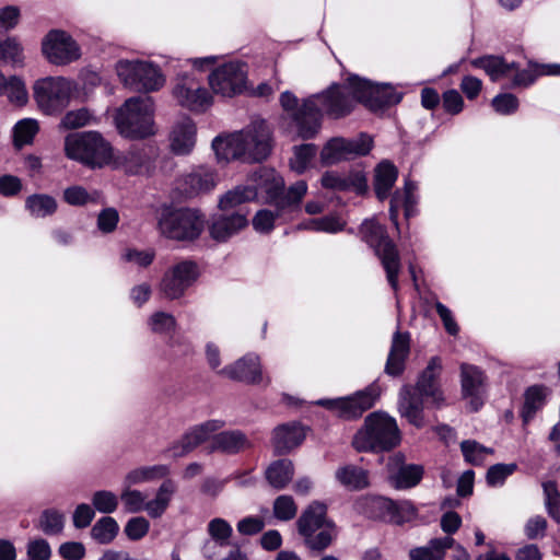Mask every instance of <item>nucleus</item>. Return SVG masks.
I'll use <instances>...</instances> for the list:
<instances>
[{
	"mask_svg": "<svg viewBox=\"0 0 560 560\" xmlns=\"http://www.w3.org/2000/svg\"><path fill=\"white\" fill-rule=\"evenodd\" d=\"M400 430L396 420L382 411L370 413L352 439L358 452H389L399 445Z\"/></svg>",
	"mask_w": 560,
	"mask_h": 560,
	"instance_id": "2",
	"label": "nucleus"
},
{
	"mask_svg": "<svg viewBox=\"0 0 560 560\" xmlns=\"http://www.w3.org/2000/svg\"><path fill=\"white\" fill-rule=\"evenodd\" d=\"M149 325L152 331L158 334H166L175 329L176 319L172 314L165 312H156L150 317Z\"/></svg>",
	"mask_w": 560,
	"mask_h": 560,
	"instance_id": "63",
	"label": "nucleus"
},
{
	"mask_svg": "<svg viewBox=\"0 0 560 560\" xmlns=\"http://www.w3.org/2000/svg\"><path fill=\"white\" fill-rule=\"evenodd\" d=\"M246 213L241 210L225 211L213 218L210 226V235L217 241H226L229 237L238 233L247 225Z\"/></svg>",
	"mask_w": 560,
	"mask_h": 560,
	"instance_id": "24",
	"label": "nucleus"
},
{
	"mask_svg": "<svg viewBox=\"0 0 560 560\" xmlns=\"http://www.w3.org/2000/svg\"><path fill=\"white\" fill-rule=\"evenodd\" d=\"M417 189L416 184L407 180L405 184L404 194L396 191L390 199L389 207V217L392 222L398 226V209L400 205L405 208V215L407 218L411 217L413 213V206L416 203V199L413 197V191Z\"/></svg>",
	"mask_w": 560,
	"mask_h": 560,
	"instance_id": "37",
	"label": "nucleus"
},
{
	"mask_svg": "<svg viewBox=\"0 0 560 560\" xmlns=\"http://www.w3.org/2000/svg\"><path fill=\"white\" fill-rule=\"evenodd\" d=\"M548 514L560 524V493L552 481L542 483Z\"/></svg>",
	"mask_w": 560,
	"mask_h": 560,
	"instance_id": "60",
	"label": "nucleus"
},
{
	"mask_svg": "<svg viewBox=\"0 0 560 560\" xmlns=\"http://www.w3.org/2000/svg\"><path fill=\"white\" fill-rule=\"evenodd\" d=\"M159 231L174 241H194L205 228L203 217L194 209H164L159 219Z\"/></svg>",
	"mask_w": 560,
	"mask_h": 560,
	"instance_id": "7",
	"label": "nucleus"
},
{
	"mask_svg": "<svg viewBox=\"0 0 560 560\" xmlns=\"http://www.w3.org/2000/svg\"><path fill=\"white\" fill-rule=\"evenodd\" d=\"M460 389L470 410L478 411L483 406L487 396V377L483 371L474 364L462 363Z\"/></svg>",
	"mask_w": 560,
	"mask_h": 560,
	"instance_id": "18",
	"label": "nucleus"
},
{
	"mask_svg": "<svg viewBox=\"0 0 560 560\" xmlns=\"http://www.w3.org/2000/svg\"><path fill=\"white\" fill-rule=\"evenodd\" d=\"M208 533L219 546L225 547L231 544L233 528L225 520L217 517L209 522Z\"/></svg>",
	"mask_w": 560,
	"mask_h": 560,
	"instance_id": "54",
	"label": "nucleus"
},
{
	"mask_svg": "<svg viewBox=\"0 0 560 560\" xmlns=\"http://www.w3.org/2000/svg\"><path fill=\"white\" fill-rule=\"evenodd\" d=\"M546 401V388L544 386H530L524 395V405L522 408V419L524 423H528L540 410Z\"/></svg>",
	"mask_w": 560,
	"mask_h": 560,
	"instance_id": "42",
	"label": "nucleus"
},
{
	"mask_svg": "<svg viewBox=\"0 0 560 560\" xmlns=\"http://www.w3.org/2000/svg\"><path fill=\"white\" fill-rule=\"evenodd\" d=\"M224 427V421L219 419H211L200 424L191 427L180 439L177 444H174L168 452L174 457H182L190 453L197 446L208 440H212L215 432Z\"/></svg>",
	"mask_w": 560,
	"mask_h": 560,
	"instance_id": "19",
	"label": "nucleus"
},
{
	"mask_svg": "<svg viewBox=\"0 0 560 560\" xmlns=\"http://www.w3.org/2000/svg\"><path fill=\"white\" fill-rule=\"evenodd\" d=\"M363 241L369 244L378 257L392 289L397 292L398 276L401 269L400 256L395 243L387 235L384 225L375 220H365L360 228Z\"/></svg>",
	"mask_w": 560,
	"mask_h": 560,
	"instance_id": "5",
	"label": "nucleus"
},
{
	"mask_svg": "<svg viewBox=\"0 0 560 560\" xmlns=\"http://www.w3.org/2000/svg\"><path fill=\"white\" fill-rule=\"evenodd\" d=\"M273 206V211L270 209H262L255 214L253 219V226L257 232L268 233L273 229L277 221H287L290 219L279 205Z\"/></svg>",
	"mask_w": 560,
	"mask_h": 560,
	"instance_id": "44",
	"label": "nucleus"
},
{
	"mask_svg": "<svg viewBox=\"0 0 560 560\" xmlns=\"http://www.w3.org/2000/svg\"><path fill=\"white\" fill-rule=\"evenodd\" d=\"M516 468L515 463L492 465L486 475L487 483L490 487H501L506 478L514 474Z\"/></svg>",
	"mask_w": 560,
	"mask_h": 560,
	"instance_id": "57",
	"label": "nucleus"
},
{
	"mask_svg": "<svg viewBox=\"0 0 560 560\" xmlns=\"http://www.w3.org/2000/svg\"><path fill=\"white\" fill-rule=\"evenodd\" d=\"M398 172L389 161L381 162L375 168L374 190L380 200L386 199L397 180Z\"/></svg>",
	"mask_w": 560,
	"mask_h": 560,
	"instance_id": "35",
	"label": "nucleus"
},
{
	"mask_svg": "<svg viewBox=\"0 0 560 560\" xmlns=\"http://www.w3.org/2000/svg\"><path fill=\"white\" fill-rule=\"evenodd\" d=\"M491 105L500 115H511L518 108V100L511 93H503L492 98Z\"/></svg>",
	"mask_w": 560,
	"mask_h": 560,
	"instance_id": "64",
	"label": "nucleus"
},
{
	"mask_svg": "<svg viewBox=\"0 0 560 560\" xmlns=\"http://www.w3.org/2000/svg\"><path fill=\"white\" fill-rule=\"evenodd\" d=\"M65 154L68 159L91 168L103 167L114 159L113 148L96 131L68 135L65 139Z\"/></svg>",
	"mask_w": 560,
	"mask_h": 560,
	"instance_id": "4",
	"label": "nucleus"
},
{
	"mask_svg": "<svg viewBox=\"0 0 560 560\" xmlns=\"http://www.w3.org/2000/svg\"><path fill=\"white\" fill-rule=\"evenodd\" d=\"M422 475L423 468L421 466L405 465L390 476V481L396 489H408L418 485Z\"/></svg>",
	"mask_w": 560,
	"mask_h": 560,
	"instance_id": "47",
	"label": "nucleus"
},
{
	"mask_svg": "<svg viewBox=\"0 0 560 560\" xmlns=\"http://www.w3.org/2000/svg\"><path fill=\"white\" fill-rule=\"evenodd\" d=\"M336 480L346 489L358 491L369 486L368 470L355 465H345L335 472Z\"/></svg>",
	"mask_w": 560,
	"mask_h": 560,
	"instance_id": "34",
	"label": "nucleus"
},
{
	"mask_svg": "<svg viewBox=\"0 0 560 560\" xmlns=\"http://www.w3.org/2000/svg\"><path fill=\"white\" fill-rule=\"evenodd\" d=\"M38 131V124L35 119L24 118L18 121L13 128V140L18 148L32 143Z\"/></svg>",
	"mask_w": 560,
	"mask_h": 560,
	"instance_id": "50",
	"label": "nucleus"
},
{
	"mask_svg": "<svg viewBox=\"0 0 560 560\" xmlns=\"http://www.w3.org/2000/svg\"><path fill=\"white\" fill-rule=\"evenodd\" d=\"M343 226L345 222H342L336 215H327L323 218L311 219L300 224V229L303 230H312L327 233H337L341 231Z\"/></svg>",
	"mask_w": 560,
	"mask_h": 560,
	"instance_id": "53",
	"label": "nucleus"
},
{
	"mask_svg": "<svg viewBox=\"0 0 560 560\" xmlns=\"http://www.w3.org/2000/svg\"><path fill=\"white\" fill-rule=\"evenodd\" d=\"M116 71L125 86L139 92H153L164 85L160 69L150 62L120 60Z\"/></svg>",
	"mask_w": 560,
	"mask_h": 560,
	"instance_id": "10",
	"label": "nucleus"
},
{
	"mask_svg": "<svg viewBox=\"0 0 560 560\" xmlns=\"http://www.w3.org/2000/svg\"><path fill=\"white\" fill-rule=\"evenodd\" d=\"M170 472L166 465L142 466L130 470L125 479L124 486L132 487L144 482L164 478Z\"/></svg>",
	"mask_w": 560,
	"mask_h": 560,
	"instance_id": "38",
	"label": "nucleus"
},
{
	"mask_svg": "<svg viewBox=\"0 0 560 560\" xmlns=\"http://www.w3.org/2000/svg\"><path fill=\"white\" fill-rule=\"evenodd\" d=\"M381 392L378 383L373 382L353 395L335 399H319L317 405L335 411L340 418L348 420L357 419L375 405Z\"/></svg>",
	"mask_w": 560,
	"mask_h": 560,
	"instance_id": "11",
	"label": "nucleus"
},
{
	"mask_svg": "<svg viewBox=\"0 0 560 560\" xmlns=\"http://www.w3.org/2000/svg\"><path fill=\"white\" fill-rule=\"evenodd\" d=\"M94 116L86 108L68 112L61 119L60 126L65 129H78L92 122Z\"/></svg>",
	"mask_w": 560,
	"mask_h": 560,
	"instance_id": "59",
	"label": "nucleus"
},
{
	"mask_svg": "<svg viewBox=\"0 0 560 560\" xmlns=\"http://www.w3.org/2000/svg\"><path fill=\"white\" fill-rule=\"evenodd\" d=\"M77 85L63 77H46L34 84V97L38 107L47 115L60 113L68 106Z\"/></svg>",
	"mask_w": 560,
	"mask_h": 560,
	"instance_id": "8",
	"label": "nucleus"
},
{
	"mask_svg": "<svg viewBox=\"0 0 560 560\" xmlns=\"http://www.w3.org/2000/svg\"><path fill=\"white\" fill-rule=\"evenodd\" d=\"M455 540L450 537L433 538L427 546L417 547L409 551L410 560H444L445 552L452 548Z\"/></svg>",
	"mask_w": 560,
	"mask_h": 560,
	"instance_id": "32",
	"label": "nucleus"
},
{
	"mask_svg": "<svg viewBox=\"0 0 560 560\" xmlns=\"http://www.w3.org/2000/svg\"><path fill=\"white\" fill-rule=\"evenodd\" d=\"M39 529L46 535H57L63 528V514L56 510H45L39 518Z\"/></svg>",
	"mask_w": 560,
	"mask_h": 560,
	"instance_id": "56",
	"label": "nucleus"
},
{
	"mask_svg": "<svg viewBox=\"0 0 560 560\" xmlns=\"http://www.w3.org/2000/svg\"><path fill=\"white\" fill-rule=\"evenodd\" d=\"M119 530L118 523L110 516L101 517L92 527L91 536L98 544L112 542Z\"/></svg>",
	"mask_w": 560,
	"mask_h": 560,
	"instance_id": "49",
	"label": "nucleus"
},
{
	"mask_svg": "<svg viewBox=\"0 0 560 560\" xmlns=\"http://www.w3.org/2000/svg\"><path fill=\"white\" fill-rule=\"evenodd\" d=\"M63 199L71 206H86L103 203L102 194L98 190L88 191L82 186H71L65 189Z\"/></svg>",
	"mask_w": 560,
	"mask_h": 560,
	"instance_id": "46",
	"label": "nucleus"
},
{
	"mask_svg": "<svg viewBox=\"0 0 560 560\" xmlns=\"http://www.w3.org/2000/svg\"><path fill=\"white\" fill-rule=\"evenodd\" d=\"M246 71L240 62H229L209 75V84L215 94L232 97L245 86Z\"/></svg>",
	"mask_w": 560,
	"mask_h": 560,
	"instance_id": "17",
	"label": "nucleus"
},
{
	"mask_svg": "<svg viewBox=\"0 0 560 560\" xmlns=\"http://www.w3.org/2000/svg\"><path fill=\"white\" fill-rule=\"evenodd\" d=\"M115 163L131 175L142 174L149 171V158L144 149L131 148L117 155Z\"/></svg>",
	"mask_w": 560,
	"mask_h": 560,
	"instance_id": "36",
	"label": "nucleus"
},
{
	"mask_svg": "<svg viewBox=\"0 0 560 560\" xmlns=\"http://www.w3.org/2000/svg\"><path fill=\"white\" fill-rule=\"evenodd\" d=\"M471 65L476 68L482 69L492 81L509 78L512 72L516 70V65L514 62L508 63L499 56H485L477 58L471 61Z\"/></svg>",
	"mask_w": 560,
	"mask_h": 560,
	"instance_id": "33",
	"label": "nucleus"
},
{
	"mask_svg": "<svg viewBox=\"0 0 560 560\" xmlns=\"http://www.w3.org/2000/svg\"><path fill=\"white\" fill-rule=\"evenodd\" d=\"M176 103L190 112L203 113L212 105L209 91L192 75L184 74L177 78L173 88Z\"/></svg>",
	"mask_w": 560,
	"mask_h": 560,
	"instance_id": "12",
	"label": "nucleus"
},
{
	"mask_svg": "<svg viewBox=\"0 0 560 560\" xmlns=\"http://www.w3.org/2000/svg\"><path fill=\"white\" fill-rule=\"evenodd\" d=\"M327 508L318 501L312 502L298 520V529L306 546L320 552L329 547L336 537V528L326 516Z\"/></svg>",
	"mask_w": 560,
	"mask_h": 560,
	"instance_id": "6",
	"label": "nucleus"
},
{
	"mask_svg": "<svg viewBox=\"0 0 560 560\" xmlns=\"http://www.w3.org/2000/svg\"><path fill=\"white\" fill-rule=\"evenodd\" d=\"M94 510L103 514H110L117 510L118 497L108 490L96 491L92 497Z\"/></svg>",
	"mask_w": 560,
	"mask_h": 560,
	"instance_id": "58",
	"label": "nucleus"
},
{
	"mask_svg": "<svg viewBox=\"0 0 560 560\" xmlns=\"http://www.w3.org/2000/svg\"><path fill=\"white\" fill-rule=\"evenodd\" d=\"M186 183L190 186V195L206 192L215 186L213 173L203 171L195 172L186 177Z\"/></svg>",
	"mask_w": 560,
	"mask_h": 560,
	"instance_id": "55",
	"label": "nucleus"
},
{
	"mask_svg": "<svg viewBox=\"0 0 560 560\" xmlns=\"http://www.w3.org/2000/svg\"><path fill=\"white\" fill-rule=\"evenodd\" d=\"M4 90L7 91L9 101L11 103L19 106L26 104L28 100V93L24 82L18 77H11L9 80H7Z\"/></svg>",
	"mask_w": 560,
	"mask_h": 560,
	"instance_id": "61",
	"label": "nucleus"
},
{
	"mask_svg": "<svg viewBox=\"0 0 560 560\" xmlns=\"http://www.w3.org/2000/svg\"><path fill=\"white\" fill-rule=\"evenodd\" d=\"M374 86L368 80L351 75L346 84H331L327 90L304 98L301 104L293 93L285 91L280 95V104L289 113L298 135L312 139L320 130L324 115L338 119L349 115L357 102L366 106Z\"/></svg>",
	"mask_w": 560,
	"mask_h": 560,
	"instance_id": "1",
	"label": "nucleus"
},
{
	"mask_svg": "<svg viewBox=\"0 0 560 560\" xmlns=\"http://www.w3.org/2000/svg\"><path fill=\"white\" fill-rule=\"evenodd\" d=\"M418 392L411 386H404L399 393L398 411L409 423L417 428H422L423 421V401Z\"/></svg>",
	"mask_w": 560,
	"mask_h": 560,
	"instance_id": "26",
	"label": "nucleus"
},
{
	"mask_svg": "<svg viewBox=\"0 0 560 560\" xmlns=\"http://www.w3.org/2000/svg\"><path fill=\"white\" fill-rule=\"evenodd\" d=\"M199 277L196 262L183 260L166 271L160 283V291L165 298L176 300L182 298Z\"/></svg>",
	"mask_w": 560,
	"mask_h": 560,
	"instance_id": "15",
	"label": "nucleus"
},
{
	"mask_svg": "<svg viewBox=\"0 0 560 560\" xmlns=\"http://www.w3.org/2000/svg\"><path fill=\"white\" fill-rule=\"evenodd\" d=\"M42 52L50 63L56 66L71 63L81 56L77 42L62 30H51L44 36Z\"/></svg>",
	"mask_w": 560,
	"mask_h": 560,
	"instance_id": "13",
	"label": "nucleus"
},
{
	"mask_svg": "<svg viewBox=\"0 0 560 560\" xmlns=\"http://www.w3.org/2000/svg\"><path fill=\"white\" fill-rule=\"evenodd\" d=\"M0 65L13 68L24 66V48L16 37L11 36L0 40Z\"/></svg>",
	"mask_w": 560,
	"mask_h": 560,
	"instance_id": "41",
	"label": "nucleus"
},
{
	"mask_svg": "<svg viewBox=\"0 0 560 560\" xmlns=\"http://www.w3.org/2000/svg\"><path fill=\"white\" fill-rule=\"evenodd\" d=\"M294 467L289 459L273 462L266 470L268 482L276 489L284 488L293 478Z\"/></svg>",
	"mask_w": 560,
	"mask_h": 560,
	"instance_id": "40",
	"label": "nucleus"
},
{
	"mask_svg": "<svg viewBox=\"0 0 560 560\" xmlns=\"http://www.w3.org/2000/svg\"><path fill=\"white\" fill-rule=\"evenodd\" d=\"M219 374L246 383H259L262 380L259 357L254 353H248L234 364L223 368Z\"/></svg>",
	"mask_w": 560,
	"mask_h": 560,
	"instance_id": "21",
	"label": "nucleus"
},
{
	"mask_svg": "<svg viewBox=\"0 0 560 560\" xmlns=\"http://www.w3.org/2000/svg\"><path fill=\"white\" fill-rule=\"evenodd\" d=\"M401 93L397 92L389 84H375L368 98V105L371 110L376 112L383 107L398 104L401 101Z\"/></svg>",
	"mask_w": 560,
	"mask_h": 560,
	"instance_id": "39",
	"label": "nucleus"
},
{
	"mask_svg": "<svg viewBox=\"0 0 560 560\" xmlns=\"http://www.w3.org/2000/svg\"><path fill=\"white\" fill-rule=\"evenodd\" d=\"M373 140L366 133L353 139L334 138L326 143L320 153L322 162L332 165L355 156L366 155L372 149Z\"/></svg>",
	"mask_w": 560,
	"mask_h": 560,
	"instance_id": "14",
	"label": "nucleus"
},
{
	"mask_svg": "<svg viewBox=\"0 0 560 560\" xmlns=\"http://www.w3.org/2000/svg\"><path fill=\"white\" fill-rule=\"evenodd\" d=\"M250 447L252 442L248 440L246 434L240 430L219 432L212 436L210 443L211 452H221L225 454H237Z\"/></svg>",
	"mask_w": 560,
	"mask_h": 560,
	"instance_id": "29",
	"label": "nucleus"
},
{
	"mask_svg": "<svg viewBox=\"0 0 560 560\" xmlns=\"http://www.w3.org/2000/svg\"><path fill=\"white\" fill-rule=\"evenodd\" d=\"M307 192V184L305 180H298L292 184L287 190L283 188L278 205L290 217L291 213L299 208L302 199Z\"/></svg>",
	"mask_w": 560,
	"mask_h": 560,
	"instance_id": "43",
	"label": "nucleus"
},
{
	"mask_svg": "<svg viewBox=\"0 0 560 560\" xmlns=\"http://www.w3.org/2000/svg\"><path fill=\"white\" fill-rule=\"evenodd\" d=\"M244 147V162H261L270 153V130L265 121H257L238 131Z\"/></svg>",
	"mask_w": 560,
	"mask_h": 560,
	"instance_id": "16",
	"label": "nucleus"
},
{
	"mask_svg": "<svg viewBox=\"0 0 560 560\" xmlns=\"http://www.w3.org/2000/svg\"><path fill=\"white\" fill-rule=\"evenodd\" d=\"M175 491V483L167 479L159 487L155 498L148 501L147 495L142 491L124 486L120 500L126 512L138 513L145 511L150 517L158 518L167 510Z\"/></svg>",
	"mask_w": 560,
	"mask_h": 560,
	"instance_id": "9",
	"label": "nucleus"
},
{
	"mask_svg": "<svg viewBox=\"0 0 560 560\" xmlns=\"http://www.w3.org/2000/svg\"><path fill=\"white\" fill-rule=\"evenodd\" d=\"M253 182L257 195L265 194L268 203L278 205L283 195L284 179L273 168L260 167L253 174Z\"/></svg>",
	"mask_w": 560,
	"mask_h": 560,
	"instance_id": "22",
	"label": "nucleus"
},
{
	"mask_svg": "<svg viewBox=\"0 0 560 560\" xmlns=\"http://www.w3.org/2000/svg\"><path fill=\"white\" fill-rule=\"evenodd\" d=\"M257 191L252 186H237L221 197L219 207L222 211L232 210L234 207L254 200Z\"/></svg>",
	"mask_w": 560,
	"mask_h": 560,
	"instance_id": "48",
	"label": "nucleus"
},
{
	"mask_svg": "<svg viewBox=\"0 0 560 560\" xmlns=\"http://www.w3.org/2000/svg\"><path fill=\"white\" fill-rule=\"evenodd\" d=\"M410 353V335L397 330L393 335L385 372L390 376H398L405 370V362Z\"/></svg>",
	"mask_w": 560,
	"mask_h": 560,
	"instance_id": "25",
	"label": "nucleus"
},
{
	"mask_svg": "<svg viewBox=\"0 0 560 560\" xmlns=\"http://www.w3.org/2000/svg\"><path fill=\"white\" fill-rule=\"evenodd\" d=\"M460 450L465 460L476 466L481 465L487 456L493 453L492 448L486 447L475 440L463 441Z\"/></svg>",
	"mask_w": 560,
	"mask_h": 560,
	"instance_id": "51",
	"label": "nucleus"
},
{
	"mask_svg": "<svg viewBox=\"0 0 560 560\" xmlns=\"http://www.w3.org/2000/svg\"><path fill=\"white\" fill-rule=\"evenodd\" d=\"M373 506L382 512V516L394 524H402L416 515L417 510L410 501H393L378 497L371 499Z\"/></svg>",
	"mask_w": 560,
	"mask_h": 560,
	"instance_id": "27",
	"label": "nucleus"
},
{
	"mask_svg": "<svg viewBox=\"0 0 560 560\" xmlns=\"http://www.w3.org/2000/svg\"><path fill=\"white\" fill-rule=\"evenodd\" d=\"M305 432L302 425L296 422L278 425L273 430L272 445L276 454H287L302 444Z\"/></svg>",
	"mask_w": 560,
	"mask_h": 560,
	"instance_id": "28",
	"label": "nucleus"
},
{
	"mask_svg": "<svg viewBox=\"0 0 560 560\" xmlns=\"http://www.w3.org/2000/svg\"><path fill=\"white\" fill-rule=\"evenodd\" d=\"M441 370V359L439 357H432L427 368L419 376L416 388H413V390L418 392L421 396L432 397L434 401L441 400L442 394L436 383V378L440 375Z\"/></svg>",
	"mask_w": 560,
	"mask_h": 560,
	"instance_id": "30",
	"label": "nucleus"
},
{
	"mask_svg": "<svg viewBox=\"0 0 560 560\" xmlns=\"http://www.w3.org/2000/svg\"><path fill=\"white\" fill-rule=\"evenodd\" d=\"M320 182L322 186L327 189L353 191L358 195H362L368 190L366 175L360 170L349 173L325 172Z\"/></svg>",
	"mask_w": 560,
	"mask_h": 560,
	"instance_id": "20",
	"label": "nucleus"
},
{
	"mask_svg": "<svg viewBox=\"0 0 560 560\" xmlns=\"http://www.w3.org/2000/svg\"><path fill=\"white\" fill-rule=\"evenodd\" d=\"M197 128L192 119L183 117L175 122L170 135V145L176 155L189 154L196 144Z\"/></svg>",
	"mask_w": 560,
	"mask_h": 560,
	"instance_id": "23",
	"label": "nucleus"
},
{
	"mask_svg": "<svg viewBox=\"0 0 560 560\" xmlns=\"http://www.w3.org/2000/svg\"><path fill=\"white\" fill-rule=\"evenodd\" d=\"M25 207L30 211L31 215L35 218H45L56 212L57 202L51 196L35 194L26 198Z\"/></svg>",
	"mask_w": 560,
	"mask_h": 560,
	"instance_id": "45",
	"label": "nucleus"
},
{
	"mask_svg": "<svg viewBox=\"0 0 560 560\" xmlns=\"http://www.w3.org/2000/svg\"><path fill=\"white\" fill-rule=\"evenodd\" d=\"M238 132L218 136L212 141L213 151L219 161L242 160L244 162V147L241 145Z\"/></svg>",
	"mask_w": 560,
	"mask_h": 560,
	"instance_id": "31",
	"label": "nucleus"
},
{
	"mask_svg": "<svg viewBox=\"0 0 560 560\" xmlns=\"http://www.w3.org/2000/svg\"><path fill=\"white\" fill-rule=\"evenodd\" d=\"M317 148L315 144L306 143L294 148L293 156L290 159V167L298 174H302L315 156Z\"/></svg>",
	"mask_w": 560,
	"mask_h": 560,
	"instance_id": "52",
	"label": "nucleus"
},
{
	"mask_svg": "<svg viewBox=\"0 0 560 560\" xmlns=\"http://www.w3.org/2000/svg\"><path fill=\"white\" fill-rule=\"evenodd\" d=\"M115 124L119 133L130 139H142L155 133L154 102L150 96H135L117 109Z\"/></svg>",
	"mask_w": 560,
	"mask_h": 560,
	"instance_id": "3",
	"label": "nucleus"
},
{
	"mask_svg": "<svg viewBox=\"0 0 560 560\" xmlns=\"http://www.w3.org/2000/svg\"><path fill=\"white\" fill-rule=\"evenodd\" d=\"M298 508L291 495H279L273 502V515L280 521H290L296 515Z\"/></svg>",
	"mask_w": 560,
	"mask_h": 560,
	"instance_id": "62",
	"label": "nucleus"
}]
</instances>
